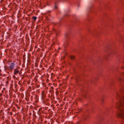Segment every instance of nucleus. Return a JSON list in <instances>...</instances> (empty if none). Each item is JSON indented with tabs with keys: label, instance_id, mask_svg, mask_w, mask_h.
<instances>
[{
	"label": "nucleus",
	"instance_id": "nucleus-1",
	"mask_svg": "<svg viewBox=\"0 0 124 124\" xmlns=\"http://www.w3.org/2000/svg\"><path fill=\"white\" fill-rule=\"evenodd\" d=\"M15 66V63L13 62H12L10 64V66L8 67V70L12 71L14 68Z\"/></svg>",
	"mask_w": 124,
	"mask_h": 124
},
{
	"label": "nucleus",
	"instance_id": "nucleus-2",
	"mask_svg": "<svg viewBox=\"0 0 124 124\" xmlns=\"http://www.w3.org/2000/svg\"><path fill=\"white\" fill-rule=\"evenodd\" d=\"M18 74H19V75H20L21 74V73L19 71L18 68H16L14 70V74L15 75H16Z\"/></svg>",
	"mask_w": 124,
	"mask_h": 124
},
{
	"label": "nucleus",
	"instance_id": "nucleus-3",
	"mask_svg": "<svg viewBox=\"0 0 124 124\" xmlns=\"http://www.w3.org/2000/svg\"><path fill=\"white\" fill-rule=\"evenodd\" d=\"M49 101L48 99H47L45 100H44L43 101L44 103H46L48 101Z\"/></svg>",
	"mask_w": 124,
	"mask_h": 124
},
{
	"label": "nucleus",
	"instance_id": "nucleus-4",
	"mask_svg": "<svg viewBox=\"0 0 124 124\" xmlns=\"http://www.w3.org/2000/svg\"><path fill=\"white\" fill-rule=\"evenodd\" d=\"M118 81L120 82H121L123 81V79L121 78H118Z\"/></svg>",
	"mask_w": 124,
	"mask_h": 124
},
{
	"label": "nucleus",
	"instance_id": "nucleus-5",
	"mask_svg": "<svg viewBox=\"0 0 124 124\" xmlns=\"http://www.w3.org/2000/svg\"><path fill=\"white\" fill-rule=\"evenodd\" d=\"M82 96L85 98H86V94L85 93L83 94Z\"/></svg>",
	"mask_w": 124,
	"mask_h": 124
},
{
	"label": "nucleus",
	"instance_id": "nucleus-6",
	"mask_svg": "<svg viewBox=\"0 0 124 124\" xmlns=\"http://www.w3.org/2000/svg\"><path fill=\"white\" fill-rule=\"evenodd\" d=\"M32 18L35 20L36 19L37 17L36 16H33L32 17Z\"/></svg>",
	"mask_w": 124,
	"mask_h": 124
},
{
	"label": "nucleus",
	"instance_id": "nucleus-7",
	"mask_svg": "<svg viewBox=\"0 0 124 124\" xmlns=\"http://www.w3.org/2000/svg\"><path fill=\"white\" fill-rule=\"evenodd\" d=\"M70 58L71 59L73 60L75 58V56L73 55H72L70 56Z\"/></svg>",
	"mask_w": 124,
	"mask_h": 124
},
{
	"label": "nucleus",
	"instance_id": "nucleus-8",
	"mask_svg": "<svg viewBox=\"0 0 124 124\" xmlns=\"http://www.w3.org/2000/svg\"><path fill=\"white\" fill-rule=\"evenodd\" d=\"M46 95L45 94H43L42 95V97L44 98L46 97Z\"/></svg>",
	"mask_w": 124,
	"mask_h": 124
},
{
	"label": "nucleus",
	"instance_id": "nucleus-9",
	"mask_svg": "<svg viewBox=\"0 0 124 124\" xmlns=\"http://www.w3.org/2000/svg\"><path fill=\"white\" fill-rule=\"evenodd\" d=\"M54 8L56 9H57L58 8V7L57 6L56 4H55L54 6Z\"/></svg>",
	"mask_w": 124,
	"mask_h": 124
},
{
	"label": "nucleus",
	"instance_id": "nucleus-10",
	"mask_svg": "<svg viewBox=\"0 0 124 124\" xmlns=\"http://www.w3.org/2000/svg\"><path fill=\"white\" fill-rule=\"evenodd\" d=\"M68 34V33H66L65 34V36L66 37H67Z\"/></svg>",
	"mask_w": 124,
	"mask_h": 124
},
{
	"label": "nucleus",
	"instance_id": "nucleus-11",
	"mask_svg": "<svg viewBox=\"0 0 124 124\" xmlns=\"http://www.w3.org/2000/svg\"><path fill=\"white\" fill-rule=\"evenodd\" d=\"M104 101V100L103 99H102L101 100V102L102 103H103Z\"/></svg>",
	"mask_w": 124,
	"mask_h": 124
},
{
	"label": "nucleus",
	"instance_id": "nucleus-12",
	"mask_svg": "<svg viewBox=\"0 0 124 124\" xmlns=\"http://www.w3.org/2000/svg\"><path fill=\"white\" fill-rule=\"evenodd\" d=\"M78 100L80 101H81V99L80 98H79Z\"/></svg>",
	"mask_w": 124,
	"mask_h": 124
},
{
	"label": "nucleus",
	"instance_id": "nucleus-13",
	"mask_svg": "<svg viewBox=\"0 0 124 124\" xmlns=\"http://www.w3.org/2000/svg\"><path fill=\"white\" fill-rule=\"evenodd\" d=\"M13 78H16L15 76V75H13Z\"/></svg>",
	"mask_w": 124,
	"mask_h": 124
},
{
	"label": "nucleus",
	"instance_id": "nucleus-14",
	"mask_svg": "<svg viewBox=\"0 0 124 124\" xmlns=\"http://www.w3.org/2000/svg\"><path fill=\"white\" fill-rule=\"evenodd\" d=\"M58 35V34L57 33H56V36H57Z\"/></svg>",
	"mask_w": 124,
	"mask_h": 124
},
{
	"label": "nucleus",
	"instance_id": "nucleus-15",
	"mask_svg": "<svg viewBox=\"0 0 124 124\" xmlns=\"http://www.w3.org/2000/svg\"><path fill=\"white\" fill-rule=\"evenodd\" d=\"M25 55H23V58H24L25 57Z\"/></svg>",
	"mask_w": 124,
	"mask_h": 124
},
{
	"label": "nucleus",
	"instance_id": "nucleus-16",
	"mask_svg": "<svg viewBox=\"0 0 124 124\" xmlns=\"http://www.w3.org/2000/svg\"><path fill=\"white\" fill-rule=\"evenodd\" d=\"M121 68L122 69H123L124 68V67L123 66H122V67Z\"/></svg>",
	"mask_w": 124,
	"mask_h": 124
},
{
	"label": "nucleus",
	"instance_id": "nucleus-17",
	"mask_svg": "<svg viewBox=\"0 0 124 124\" xmlns=\"http://www.w3.org/2000/svg\"><path fill=\"white\" fill-rule=\"evenodd\" d=\"M51 88L52 89H53L54 88V87L52 86H51Z\"/></svg>",
	"mask_w": 124,
	"mask_h": 124
},
{
	"label": "nucleus",
	"instance_id": "nucleus-18",
	"mask_svg": "<svg viewBox=\"0 0 124 124\" xmlns=\"http://www.w3.org/2000/svg\"><path fill=\"white\" fill-rule=\"evenodd\" d=\"M65 55L63 57V58H65Z\"/></svg>",
	"mask_w": 124,
	"mask_h": 124
},
{
	"label": "nucleus",
	"instance_id": "nucleus-19",
	"mask_svg": "<svg viewBox=\"0 0 124 124\" xmlns=\"http://www.w3.org/2000/svg\"><path fill=\"white\" fill-rule=\"evenodd\" d=\"M8 62H8V64H9V63H8Z\"/></svg>",
	"mask_w": 124,
	"mask_h": 124
},
{
	"label": "nucleus",
	"instance_id": "nucleus-20",
	"mask_svg": "<svg viewBox=\"0 0 124 124\" xmlns=\"http://www.w3.org/2000/svg\"><path fill=\"white\" fill-rule=\"evenodd\" d=\"M60 48H58V49H60Z\"/></svg>",
	"mask_w": 124,
	"mask_h": 124
},
{
	"label": "nucleus",
	"instance_id": "nucleus-21",
	"mask_svg": "<svg viewBox=\"0 0 124 124\" xmlns=\"http://www.w3.org/2000/svg\"><path fill=\"white\" fill-rule=\"evenodd\" d=\"M17 108H18V109H19V108H18V107H17Z\"/></svg>",
	"mask_w": 124,
	"mask_h": 124
},
{
	"label": "nucleus",
	"instance_id": "nucleus-22",
	"mask_svg": "<svg viewBox=\"0 0 124 124\" xmlns=\"http://www.w3.org/2000/svg\"><path fill=\"white\" fill-rule=\"evenodd\" d=\"M34 123L33 122L32 123V124H34Z\"/></svg>",
	"mask_w": 124,
	"mask_h": 124
}]
</instances>
